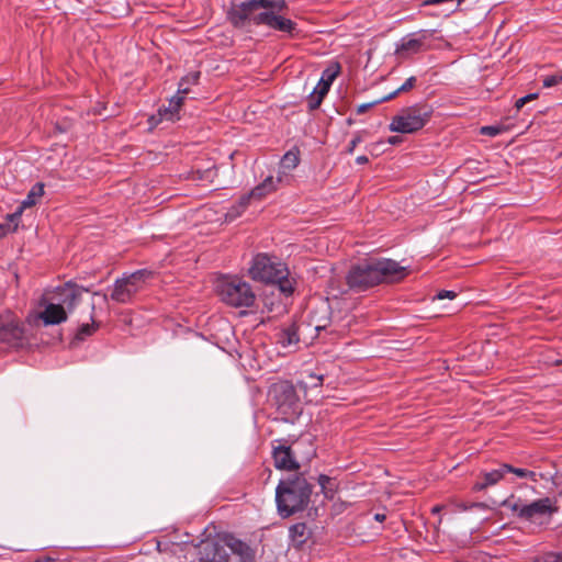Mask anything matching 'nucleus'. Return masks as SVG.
I'll return each instance as SVG.
<instances>
[{
  "mask_svg": "<svg viewBox=\"0 0 562 562\" xmlns=\"http://www.w3.org/2000/svg\"><path fill=\"white\" fill-rule=\"evenodd\" d=\"M526 103H528L525 98H519L516 103H515V106L517 110L521 109Z\"/></svg>",
  "mask_w": 562,
  "mask_h": 562,
  "instance_id": "obj_46",
  "label": "nucleus"
},
{
  "mask_svg": "<svg viewBox=\"0 0 562 562\" xmlns=\"http://www.w3.org/2000/svg\"><path fill=\"white\" fill-rule=\"evenodd\" d=\"M44 194V184L35 183L29 191L26 198L21 203V209L31 207L36 204L37 200Z\"/></svg>",
  "mask_w": 562,
  "mask_h": 562,
  "instance_id": "obj_25",
  "label": "nucleus"
},
{
  "mask_svg": "<svg viewBox=\"0 0 562 562\" xmlns=\"http://www.w3.org/2000/svg\"><path fill=\"white\" fill-rule=\"evenodd\" d=\"M415 83H416V78L414 76L409 77L408 79H406V81L400 88H397L395 91H393L389 95L384 97L381 101H389V100L393 99L395 95H397L400 92H406V91L411 90L415 86Z\"/></svg>",
  "mask_w": 562,
  "mask_h": 562,
  "instance_id": "obj_32",
  "label": "nucleus"
},
{
  "mask_svg": "<svg viewBox=\"0 0 562 562\" xmlns=\"http://www.w3.org/2000/svg\"><path fill=\"white\" fill-rule=\"evenodd\" d=\"M423 44V40L415 37V35L403 37L396 47V54L401 57L416 54L422 50Z\"/></svg>",
  "mask_w": 562,
  "mask_h": 562,
  "instance_id": "obj_19",
  "label": "nucleus"
},
{
  "mask_svg": "<svg viewBox=\"0 0 562 562\" xmlns=\"http://www.w3.org/2000/svg\"><path fill=\"white\" fill-rule=\"evenodd\" d=\"M313 493V485L301 474H292L281 480L276 487V504L278 514L288 518L303 512Z\"/></svg>",
  "mask_w": 562,
  "mask_h": 562,
  "instance_id": "obj_2",
  "label": "nucleus"
},
{
  "mask_svg": "<svg viewBox=\"0 0 562 562\" xmlns=\"http://www.w3.org/2000/svg\"><path fill=\"white\" fill-rule=\"evenodd\" d=\"M217 292L226 304L234 307H250L256 295L249 283L233 277H226L218 281Z\"/></svg>",
  "mask_w": 562,
  "mask_h": 562,
  "instance_id": "obj_5",
  "label": "nucleus"
},
{
  "mask_svg": "<svg viewBox=\"0 0 562 562\" xmlns=\"http://www.w3.org/2000/svg\"><path fill=\"white\" fill-rule=\"evenodd\" d=\"M374 103H364V104H361L359 108H358V113H363L366 112L368 109H370Z\"/></svg>",
  "mask_w": 562,
  "mask_h": 562,
  "instance_id": "obj_45",
  "label": "nucleus"
},
{
  "mask_svg": "<svg viewBox=\"0 0 562 562\" xmlns=\"http://www.w3.org/2000/svg\"><path fill=\"white\" fill-rule=\"evenodd\" d=\"M23 210L24 209H21V205H20L19 209L15 212H13L12 214L8 215L9 222L13 224V227H11L12 232H14L16 229L18 223H19V221L21 218Z\"/></svg>",
  "mask_w": 562,
  "mask_h": 562,
  "instance_id": "obj_38",
  "label": "nucleus"
},
{
  "mask_svg": "<svg viewBox=\"0 0 562 562\" xmlns=\"http://www.w3.org/2000/svg\"><path fill=\"white\" fill-rule=\"evenodd\" d=\"M260 7L256 0L243 1L238 4H233L228 11V20L238 29L248 30L251 25H262L258 16Z\"/></svg>",
  "mask_w": 562,
  "mask_h": 562,
  "instance_id": "obj_8",
  "label": "nucleus"
},
{
  "mask_svg": "<svg viewBox=\"0 0 562 562\" xmlns=\"http://www.w3.org/2000/svg\"><path fill=\"white\" fill-rule=\"evenodd\" d=\"M432 108L428 104H415L401 111L392 119L391 132L412 134L422 130L430 120Z\"/></svg>",
  "mask_w": 562,
  "mask_h": 562,
  "instance_id": "obj_6",
  "label": "nucleus"
},
{
  "mask_svg": "<svg viewBox=\"0 0 562 562\" xmlns=\"http://www.w3.org/2000/svg\"><path fill=\"white\" fill-rule=\"evenodd\" d=\"M278 188L279 187L277 186V181H274V177L268 176L262 180V182H260L251 190V195H254L256 200H261L277 191Z\"/></svg>",
  "mask_w": 562,
  "mask_h": 562,
  "instance_id": "obj_22",
  "label": "nucleus"
},
{
  "mask_svg": "<svg viewBox=\"0 0 562 562\" xmlns=\"http://www.w3.org/2000/svg\"><path fill=\"white\" fill-rule=\"evenodd\" d=\"M440 509H441V507L437 505V506L432 507L431 512H432L434 514H436V513H439V512H440Z\"/></svg>",
  "mask_w": 562,
  "mask_h": 562,
  "instance_id": "obj_52",
  "label": "nucleus"
},
{
  "mask_svg": "<svg viewBox=\"0 0 562 562\" xmlns=\"http://www.w3.org/2000/svg\"><path fill=\"white\" fill-rule=\"evenodd\" d=\"M226 544L234 554L239 557L241 562L255 561V550L241 540L231 537L227 539Z\"/></svg>",
  "mask_w": 562,
  "mask_h": 562,
  "instance_id": "obj_18",
  "label": "nucleus"
},
{
  "mask_svg": "<svg viewBox=\"0 0 562 562\" xmlns=\"http://www.w3.org/2000/svg\"><path fill=\"white\" fill-rule=\"evenodd\" d=\"M506 472L503 470V463L497 468L491 471L482 472L477 477L476 482L473 484L472 490L475 492H481L490 486L496 485L501 480L504 479Z\"/></svg>",
  "mask_w": 562,
  "mask_h": 562,
  "instance_id": "obj_17",
  "label": "nucleus"
},
{
  "mask_svg": "<svg viewBox=\"0 0 562 562\" xmlns=\"http://www.w3.org/2000/svg\"><path fill=\"white\" fill-rule=\"evenodd\" d=\"M407 274V268L386 258L368 259L353 265L347 273L348 286L362 292L384 281H398Z\"/></svg>",
  "mask_w": 562,
  "mask_h": 562,
  "instance_id": "obj_1",
  "label": "nucleus"
},
{
  "mask_svg": "<svg viewBox=\"0 0 562 562\" xmlns=\"http://www.w3.org/2000/svg\"><path fill=\"white\" fill-rule=\"evenodd\" d=\"M502 506L509 508L519 516L520 509L524 505L520 504V499H515L514 496H510L502 503Z\"/></svg>",
  "mask_w": 562,
  "mask_h": 562,
  "instance_id": "obj_36",
  "label": "nucleus"
},
{
  "mask_svg": "<svg viewBox=\"0 0 562 562\" xmlns=\"http://www.w3.org/2000/svg\"><path fill=\"white\" fill-rule=\"evenodd\" d=\"M503 470L507 473H514L516 476L520 479H529L532 482H537V474L533 471H529L527 469L515 468L510 464L503 463Z\"/></svg>",
  "mask_w": 562,
  "mask_h": 562,
  "instance_id": "obj_29",
  "label": "nucleus"
},
{
  "mask_svg": "<svg viewBox=\"0 0 562 562\" xmlns=\"http://www.w3.org/2000/svg\"><path fill=\"white\" fill-rule=\"evenodd\" d=\"M182 103H183V97L173 95L169 100L168 106L164 105V106L159 108L158 114L153 115L150 119V122L153 124H158L164 120L171 121V122L178 120L179 119L178 113H179V110H180Z\"/></svg>",
  "mask_w": 562,
  "mask_h": 562,
  "instance_id": "obj_14",
  "label": "nucleus"
},
{
  "mask_svg": "<svg viewBox=\"0 0 562 562\" xmlns=\"http://www.w3.org/2000/svg\"><path fill=\"white\" fill-rule=\"evenodd\" d=\"M199 562H229V555L218 542L207 540L200 546Z\"/></svg>",
  "mask_w": 562,
  "mask_h": 562,
  "instance_id": "obj_12",
  "label": "nucleus"
},
{
  "mask_svg": "<svg viewBox=\"0 0 562 562\" xmlns=\"http://www.w3.org/2000/svg\"><path fill=\"white\" fill-rule=\"evenodd\" d=\"M189 92H190V85H187L180 80L176 95H181L184 98V95H187Z\"/></svg>",
  "mask_w": 562,
  "mask_h": 562,
  "instance_id": "obj_42",
  "label": "nucleus"
},
{
  "mask_svg": "<svg viewBox=\"0 0 562 562\" xmlns=\"http://www.w3.org/2000/svg\"><path fill=\"white\" fill-rule=\"evenodd\" d=\"M40 317L45 325H57L67 319V312L63 306H60V304L50 300L44 311L40 314Z\"/></svg>",
  "mask_w": 562,
  "mask_h": 562,
  "instance_id": "obj_16",
  "label": "nucleus"
},
{
  "mask_svg": "<svg viewBox=\"0 0 562 562\" xmlns=\"http://www.w3.org/2000/svg\"><path fill=\"white\" fill-rule=\"evenodd\" d=\"M93 295L94 296H101L103 302H105V303L108 302L109 297H108V295L105 293L94 292Z\"/></svg>",
  "mask_w": 562,
  "mask_h": 562,
  "instance_id": "obj_50",
  "label": "nucleus"
},
{
  "mask_svg": "<svg viewBox=\"0 0 562 562\" xmlns=\"http://www.w3.org/2000/svg\"><path fill=\"white\" fill-rule=\"evenodd\" d=\"M199 78H200V72L194 71V72H190L187 76H184L181 79V81L191 86V85H196L199 82Z\"/></svg>",
  "mask_w": 562,
  "mask_h": 562,
  "instance_id": "obj_40",
  "label": "nucleus"
},
{
  "mask_svg": "<svg viewBox=\"0 0 562 562\" xmlns=\"http://www.w3.org/2000/svg\"><path fill=\"white\" fill-rule=\"evenodd\" d=\"M269 402L284 420H293L301 413L300 400L294 385L289 381H279L269 389Z\"/></svg>",
  "mask_w": 562,
  "mask_h": 562,
  "instance_id": "obj_4",
  "label": "nucleus"
},
{
  "mask_svg": "<svg viewBox=\"0 0 562 562\" xmlns=\"http://www.w3.org/2000/svg\"><path fill=\"white\" fill-rule=\"evenodd\" d=\"M317 481L324 496L327 499H334L338 490V484L335 482V480L329 477L328 475L321 474Z\"/></svg>",
  "mask_w": 562,
  "mask_h": 562,
  "instance_id": "obj_23",
  "label": "nucleus"
},
{
  "mask_svg": "<svg viewBox=\"0 0 562 562\" xmlns=\"http://www.w3.org/2000/svg\"><path fill=\"white\" fill-rule=\"evenodd\" d=\"M314 329L317 336L321 337L322 333L336 334L337 329L333 326L331 321L327 319L324 323L317 322L314 324Z\"/></svg>",
  "mask_w": 562,
  "mask_h": 562,
  "instance_id": "obj_33",
  "label": "nucleus"
},
{
  "mask_svg": "<svg viewBox=\"0 0 562 562\" xmlns=\"http://www.w3.org/2000/svg\"><path fill=\"white\" fill-rule=\"evenodd\" d=\"M340 72V65L338 63H334L330 66H328L322 74V77L319 79L321 82H328L329 86L334 82L336 77Z\"/></svg>",
  "mask_w": 562,
  "mask_h": 562,
  "instance_id": "obj_31",
  "label": "nucleus"
},
{
  "mask_svg": "<svg viewBox=\"0 0 562 562\" xmlns=\"http://www.w3.org/2000/svg\"><path fill=\"white\" fill-rule=\"evenodd\" d=\"M560 83H562V74L544 76L542 79V86L544 88H552Z\"/></svg>",
  "mask_w": 562,
  "mask_h": 562,
  "instance_id": "obj_34",
  "label": "nucleus"
},
{
  "mask_svg": "<svg viewBox=\"0 0 562 562\" xmlns=\"http://www.w3.org/2000/svg\"><path fill=\"white\" fill-rule=\"evenodd\" d=\"M85 292H88L86 288L76 283L67 282L55 290L50 300L60 304L66 312H71L80 302Z\"/></svg>",
  "mask_w": 562,
  "mask_h": 562,
  "instance_id": "obj_10",
  "label": "nucleus"
},
{
  "mask_svg": "<svg viewBox=\"0 0 562 562\" xmlns=\"http://www.w3.org/2000/svg\"><path fill=\"white\" fill-rule=\"evenodd\" d=\"M361 142H362V137H361L359 134H357V135H356V136L350 140V143H349V145H348V148H347V151H348L349 154H352V153H353V150H355V148H356V147H357Z\"/></svg>",
  "mask_w": 562,
  "mask_h": 562,
  "instance_id": "obj_41",
  "label": "nucleus"
},
{
  "mask_svg": "<svg viewBox=\"0 0 562 562\" xmlns=\"http://www.w3.org/2000/svg\"><path fill=\"white\" fill-rule=\"evenodd\" d=\"M249 274L256 281L278 284L280 291L285 295L293 293L294 288L288 278L286 267L265 254H259L254 258Z\"/></svg>",
  "mask_w": 562,
  "mask_h": 562,
  "instance_id": "obj_3",
  "label": "nucleus"
},
{
  "mask_svg": "<svg viewBox=\"0 0 562 562\" xmlns=\"http://www.w3.org/2000/svg\"><path fill=\"white\" fill-rule=\"evenodd\" d=\"M151 277V271L146 269L116 279L113 284L111 299L121 304L131 303L134 296L144 289L146 281Z\"/></svg>",
  "mask_w": 562,
  "mask_h": 562,
  "instance_id": "obj_7",
  "label": "nucleus"
},
{
  "mask_svg": "<svg viewBox=\"0 0 562 562\" xmlns=\"http://www.w3.org/2000/svg\"><path fill=\"white\" fill-rule=\"evenodd\" d=\"M401 142V138L398 136H390L387 138V143L391 145H397Z\"/></svg>",
  "mask_w": 562,
  "mask_h": 562,
  "instance_id": "obj_48",
  "label": "nucleus"
},
{
  "mask_svg": "<svg viewBox=\"0 0 562 562\" xmlns=\"http://www.w3.org/2000/svg\"><path fill=\"white\" fill-rule=\"evenodd\" d=\"M279 342L283 347H290L299 342L297 329L294 325L284 328L279 334Z\"/></svg>",
  "mask_w": 562,
  "mask_h": 562,
  "instance_id": "obj_26",
  "label": "nucleus"
},
{
  "mask_svg": "<svg viewBox=\"0 0 562 562\" xmlns=\"http://www.w3.org/2000/svg\"><path fill=\"white\" fill-rule=\"evenodd\" d=\"M538 97H539V93L535 92V93H529V94L525 95L524 98L527 102H529V101L536 100Z\"/></svg>",
  "mask_w": 562,
  "mask_h": 562,
  "instance_id": "obj_49",
  "label": "nucleus"
},
{
  "mask_svg": "<svg viewBox=\"0 0 562 562\" xmlns=\"http://www.w3.org/2000/svg\"><path fill=\"white\" fill-rule=\"evenodd\" d=\"M300 162L299 153L294 150L286 151L280 160L279 166L281 168L289 170L290 172L294 170Z\"/></svg>",
  "mask_w": 562,
  "mask_h": 562,
  "instance_id": "obj_28",
  "label": "nucleus"
},
{
  "mask_svg": "<svg viewBox=\"0 0 562 562\" xmlns=\"http://www.w3.org/2000/svg\"><path fill=\"white\" fill-rule=\"evenodd\" d=\"M330 86L328 82L318 81L317 86L307 97V108L310 111H314L319 108L324 97L328 93Z\"/></svg>",
  "mask_w": 562,
  "mask_h": 562,
  "instance_id": "obj_20",
  "label": "nucleus"
},
{
  "mask_svg": "<svg viewBox=\"0 0 562 562\" xmlns=\"http://www.w3.org/2000/svg\"><path fill=\"white\" fill-rule=\"evenodd\" d=\"M356 162H357L358 165H364V164H368V162H369V159H368V157H367V156H358V157L356 158Z\"/></svg>",
  "mask_w": 562,
  "mask_h": 562,
  "instance_id": "obj_47",
  "label": "nucleus"
},
{
  "mask_svg": "<svg viewBox=\"0 0 562 562\" xmlns=\"http://www.w3.org/2000/svg\"><path fill=\"white\" fill-rule=\"evenodd\" d=\"M11 231V224H0V238L4 237Z\"/></svg>",
  "mask_w": 562,
  "mask_h": 562,
  "instance_id": "obj_44",
  "label": "nucleus"
},
{
  "mask_svg": "<svg viewBox=\"0 0 562 562\" xmlns=\"http://www.w3.org/2000/svg\"><path fill=\"white\" fill-rule=\"evenodd\" d=\"M290 179H291V172L286 169L281 168V166H279L277 177H274V181H277V186L279 187L281 184H288L290 182Z\"/></svg>",
  "mask_w": 562,
  "mask_h": 562,
  "instance_id": "obj_35",
  "label": "nucleus"
},
{
  "mask_svg": "<svg viewBox=\"0 0 562 562\" xmlns=\"http://www.w3.org/2000/svg\"><path fill=\"white\" fill-rule=\"evenodd\" d=\"M482 504H473L472 507H481Z\"/></svg>",
  "mask_w": 562,
  "mask_h": 562,
  "instance_id": "obj_53",
  "label": "nucleus"
},
{
  "mask_svg": "<svg viewBox=\"0 0 562 562\" xmlns=\"http://www.w3.org/2000/svg\"><path fill=\"white\" fill-rule=\"evenodd\" d=\"M501 132H502V128L498 126H494V125H487V126L481 127L482 135H487V136L494 137V136H497Z\"/></svg>",
  "mask_w": 562,
  "mask_h": 562,
  "instance_id": "obj_39",
  "label": "nucleus"
},
{
  "mask_svg": "<svg viewBox=\"0 0 562 562\" xmlns=\"http://www.w3.org/2000/svg\"><path fill=\"white\" fill-rule=\"evenodd\" d=\"M457 296V293L453 292V291H447V290H442L440 292H438V294L436 295V299L438 300H443V299H454Z\"/></svg>",
  "mask_w": 562,
  "mask_h": 562,
  "instance_id": "obj_43",
  "label": "nucleus"
},
{
  "mask_svg": "<svg viewBox=\"0 0 562 562\" xmlns=\"http://www.w3.org/2000/svg\"><path fill=\"white\" fill-rule=\"evenodd\" d=\"M251 199H255V198H254V195H251V191H250L248 194L243 195L236 205H233L229 209L226 216L229 217V220H234L237 216H239L247 209Z\"/></svg>",
  "mask_w": 562,
  "mask_h": 562,
  "instance_id": "obj_27",
  "label": "nucleus"
},
{
  "mask_svg": "<svg viewBox=\"0 0 562 562\" xmlns=\"http://www.w3.org/2000/svg\"><path fill=\"white\" fill-rule=\"evenodd\" d=\"M259 22H262V25H267L268 27L286 33L289 35H293L296 30V23L292 20L278 14V12L273 11H262L258 16Z\"/></svg>",
  "mask_w": 562,
  "mask_h": 562,
  "instance_id": "obj_11",
  "label": "nucleus"
},
{
  "mask_svg": "<svg viewBox=\"0 0 562 562\" xmlns=\"http://www.w3.org/2000/svg\"><path fill=\"white\" fill-rule=\"evenodd\" d=\"M272 454L277 469L291 471L299 468L290 447L278 446L273 449Z\"/></svg>",
  "mask_w": 562,
  "mask_h": 562,
  "instance_id": "obj_15",
  "label": "nucleus"
},
{
  "mask_svg": "<svg viewBox=\"0 0 562 562\" xmlns=\"http://www.w3.org/2000/svg\"><path fill=\"white\" fill-rule=\"evenodd\" d=\"M256 2L266 11L280 12L286 7L285 0H256Z\"/></svg>",
  "mask_w": 562,
  "mask_h": 562,
  "instance_id": "obj_30",
  "label": "nucleus"
},
{
  "mask_svg": "<svg viewBox=\"0 0 562 562\" xmlns=\"http://www.w3.org/2000/svg\"><path fill=\"white\" fill-rule=\"evenodd\" d=\"M289 537L294 547L300 548L304 544L308 537L310 532L305 522H297L290 527Z\"/></svg>",
  "mask_w": 562,
  "mask_h": 562,
  "instance_id": "obj_21",
  "label": "nucleus"
},
{
  "mask_svg": "<svg viewBox=\"0 0 562 562\" xmlns=\"http://www.w3.org/2000/svg\"><path fill=\"white\" fill-rule=\"evenodd\" d=\"M374 519L378 521H383L385 519V515L384 514H375Z\"/></svg>",
  "mask_w": 562,
  "mask_h": 562,
  "instance_id": "obj_51",
  "label": "nucleus"
},
{
  "mask_svg": "<svg viewBox=\"0 0 562 562\" xmlns=\"http://www.w3.org/2000/svg\"><path fill=\"white\" fill-rule=\"evenodd\" d=\"M24 329L10 312L0 316V340L10 347H20L23 342Z\"/></svg>",
  "mask_w": 562,
  "mask_h": 562,
  "instance_id": "obj_9",
  "label": "nucleus"
},
{
  "mask_svg": "<svg viewBox=\"0 0 562 562\" xmlns=\"http://www.w3.org/2000/svg\"><path fill=\"white\" fill-rule=\"evenodd\" d=\"M94 310H95V305H94V302H92L91 303V314H90V319L92 323L80 325L77 330V334H76V339L85 340L87 337L91 336L97 330L99 325L95 323V321L93 318Z\"/></svg>",
  "mask_w": 562,
  "mask_h": 562,
  "instance_id": "obj_24",
  "label": "nucleus"
},
{
  "mask_svg": "<svg viewBox=\"0 0 562 562\" xmlns=\"http://www.w3.org/2000/svg\"><path fill=\"white\" fill-rule=\"evenodd\" d=\"M553 512H555V508L552 506L551 499L544 497L524 505L520 509L519 518L532 520L537 517L551 515Z\"/></svg>",
  "mask_w": 562,
  "mask_h": 562,
  "instance_id": "obj_13",
  "label": "nucleus"
},
{
  "mask_svg": "<svg viewBox=\"0 0 562 562\" xmlns=\"http://www.w3.org/2000/svg\"><path fill=\"white\" fill-rule=\"evenodd\" d=\"M306 381H304L305 387H318L323 384V375H317L315 373H310L306 376Z\"/></svg>",
  "mask_w": 562,
  "mask_h": 562,
  "instance_id": "obj_37",
  "label": "nucleus"
}]
</instances>
